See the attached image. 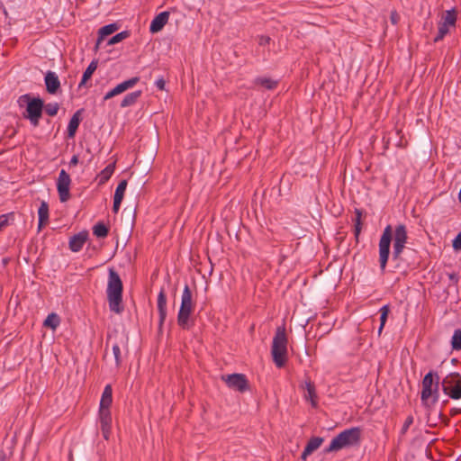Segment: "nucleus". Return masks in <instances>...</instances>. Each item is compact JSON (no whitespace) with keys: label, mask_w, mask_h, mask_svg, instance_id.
I'll return each instance as SVG.
<instances>
[{"label":"nucleus","mask_w":461,"mask_h":461,"mask_svg":"<svg viewBox=\"0 0 461 461\" xmlns=\"http://www.w3.org/2000/svg\"><path fill=\"white\" fill-rule=\"evenodd\" d=\"M393 239V260L402 261V254L408 240L406 226L398 224L394 230L391 225H387L379 240V263L381 271L384 273L390 256V245Z\"/></svg>","instance_id":"nucleus-1"},{"label":"nucleus","mask_w":461,"mask_h":461,"mask_svg":"<svg viewBox=\"0 0 461 461\" xmlns=\"http://www.w3.org/2000/svg\"><path fill=\"white\" fill-rule=\"evenodd\" d=\"M123 284L119 274L113 269H109L107 284V301L111 312L121 314L124 311L122 303Z\"/></svg>","instance_id":"nucleus-2"},{"label":"nucleus","mask_w":461,"mask_h":461,"mask_svg":"<svg viewBox=\"0 0 461 461\" xmlns=\"http://www.w3.org/2000/svg\"><path fill=\"white\" fill-rule=\"evenodd\" d=\"M362 430L359 427L347 429L334 437L325 453L336 452L345 447H358L361 443Z\"/></svg>","instance_id":"nucleus-3"},{"label":"nucleus","mask_w":461,"mask_h":461,"mask_svg":"<svg viewBox=\"0 0 461 461\" xmlns=\"http://www.w3.org/2000/svg\"><path fill=\"white\" fill-rule=\"evenodd\" d=\"M194 311L193 294L188 285H185L181 296V304L177 313V325L183 330H189L193 325L192 313Z\"/></svg>","instance_id":"nucleus-4"},{"label":"nucleus","mask_w":461,"mask_h":461,"mask_svg":"<svg viewBox=\"0 0 461 461\" xmlns=\"http://www.w3.org/2000/svg\"><path fill=\"white\" fill-rule=\"evenodd\" d=\"M287 342L285 328L277 327L271 348L273 361L277 367H283L287 361Z\"/></svg>","instance_id":"nucleus-5"},{"label":"nucleus","mask_w":461,"mask_h":461,"mask_svg":"<svg viewBox=\"0 0 461 461\" xmlns=\"http://www.w3.org/2000/svg\"><path fill=\"white\" fill-rule=\"evenodd\" d=\"M20 100L26 103V110L23 113V117L28 119L32 126L38 127L42 116L44 101L39 96L32 97L29 94L23 95Z\"/></svg>","instance_id":"nucleus-6"},{"label":"nucleus","mask_w":461,"mask_h":461,"mask_svg":"<svg viewBox=\"0 0 461 461\" xmlns=\"http://www.w3.org/2000/svg\"><path fill=\"white\" fill-rule=\"evenodd\" d=\"M442 390L453 400L461 399V375L453 372L447 375L442 381Z\"/></svg>","instance_id":"nucleus-7"},{"label":"nucleus","mask_w":461,"mask_h":461,"mask_svg":"<svg viewBox=\"0 0 461 461\" xmlns=\"http://www.w3.org/2000/svg\"><path fill=\"white\" fill-rule=\"evenodd\" d=\"M221 379L226 383L228 387L234 389L240 393H244L249 389V380L243 374H231L222 375Z\"/></svg>","instance_id":"nucleus-8"},{"label":"nucleus","mask_w":461,"mask_h":461,"mask_svg":"<svg viewBox=\"0 0 461 461\" xmlns=\"http://www.w3.org/2000/svg\"><path fill=\"white\" fill-rule=\"evenodd\" d=\"M70 176L66 170L61 169L57 181V190L61 203H66L70 199Z\"/></svg>","instance_id":"nucleus-9"},{"label":"nucleus","mask_w":461,"mask_h":461,"mask_svg":"<svg viewBox=\"0 0 461 461\" xmlns=\"http://www.w3.org/2000/svg\"><path fill=\"white\" fill-rule=\"evenodd\" d=\"M435 375V373L432 371H429L428 374L425 375L422 380V391L420 394V399L423 403V405L426 408H429V400L430 396L432 395V388H434V379L433 376Z\"/></svg>","instance_id":"nucleus-10"},{"label":"nucleus","mask_w":461,"mask_h":461,"mask_svg":"<svg viewBox=\"0 0 461 461\" xmlns=\"http://www.w3.org/2000/svg\"><path fill=\"white\" fill-rule=\"evenodd\" d=\"M140 81L139 77H133L126 81L118 84L114 88L110 90L104 97V100H108L113 96L120 95L129 88L133 87Z\"/></svg>","instance_id":"nucleus-11"},{"label":"nucleus","mask_w":461,"mask_h":461,"mask_svg":"<svg viewBox=\"0 0 461 461\" xmlns=\"http://www.w3.org/2000/svg\"><path fill=\"white\" fill-rule=\"evenodd\" d=\"M99 420L102 434L104 439L108 440L112 429V414L110 410H99Z\"/></svg>","instance_id":"nucleus-12"},{"label":"nucleus","mask_w":461,"mask_h":461,"mask_svg":"<svg viewBox=\"0 0 461 461\" xmlns=\"http://www.w3.org/2000/svg\"><path fill=\"white\" fill-rule=\"evenodd\" d=\"M88 239V231L87 230H82L78 232L77 234L73 235L68 243V247L71 251L73 252H78L82 249L84 244Z\"/></svg>","instance_id":"nucleus-13"},{"label":"nucleus","mask_w":461,"mask_h":461,"mask_svg":"<svg viewBox=\"0 0 461 461\" xmlns=\"http://www.w3.org/2000/svg\"><path fill=\"white\" fill-rule=\"evenodd\" d=\"M158 311L159 314L158 329L161 330L167 317V295L163 288L158 295Z\"/></svg>","instance_id":"nucleus-14"},{"label":"nucleus","mask_w":461,"mask_h":461,"mask_svg":"<svg viewBox=\"0 0 461 461\" xmlns=\"http://www.w3.org/2000/svg\"><path fill=\"white\" fill-rule=\"evenodd\" d=\"M45 85H46V91L49 94L54 95L58 92V90L60 87V81L55 72L48 71L46 73Z\"/></svg>","instance_id":"nucleus-15"},{"label":"nucleus","mask_w":461,"mask_h":461,"mask_svg":"<svg viewBox=\"0 0 461 461\" xmlns=\"http://www.w3.org/2000/svg\"><path fill=\"white\" fill-rule=\"evenodd\" d=\"M169 12L167 11L161 12L158 15H156L149 26L150 32L156 33L160 32L163 29V27L167 24Z\"/></svg>","instance_id":"nucleus-16"},{"label":"nucleus","mask_w":461,"mask_h":461,"mask_svg":"<svg viewBox=\"0 0 461 461\" xmlns=\"http://www.w3.org/2000/svg\"><path fill=\"white\" fill-rule=\"evenodd\" d=\"M84 112V109L81 108L77 110L71 117L67 130V134L68 138H74L76 135V132L78 129V126L80 124V122L82 120L81 114Z\"/></svg>","instance_id":"nucleus-17"},{"label":"nucleus","mask_w":461,"mask_h":461,"mask_svg":"<svg viewBox=\"0 0 461 461\" xmlns=\"http://www.w3.org/2000/svg\"><path fill=\"white\" fill-rule=\"evenodd\" d=\"M118 29H119V25L115 23L104 25L102 28H100L98 31V38H97L95 49L97 50L99 48L101 42L104 41V39L106 36L116 32Z\"/></svg>","instance_id":"nucleus-18"},{"label":"nucleus","mask_w":461,"mask_h":461,"mask_svg":"<svg viewBox=\"0 0 461 461\" xmlns=\"http://www.w3.org/2000/svg\"><path fill=\"white\" fill-rule=\"evenodd\" d=\"M304 388L307 391V394L304 395L305 399L311 402V404L313 408L318 405V396L316 393V389L313 382L311 381L310 378H307L304 382Z\"/></svg>","instance_id":"nucleus-19"},{"label":"nucleus","mask_w":461,"mask_h":461,"mask_svg":"<svg viewBox=\"0 0 461 461\" xmlns=\"http://www.w3.org/2000/svg\"><path fill=\"white\" fill-rule=\"evenodd\" d=\"M113 402V389L111 384L105 385L101 401L99 410H110V406Z\"/></svg>","instance_id":"nucleus-20"},{"label":"nucleus","mask_w":461,"mask_h":461,"mask_svg":"<svg viewBox=\"0 0 461 461\" xmlns=\"http://www.w3.org/2000/svg\"><path fill=\"white\" fill-rule=\"evenodd\" d=\"M38 216H39V224L38 229L39 230H41V228L48 224L49 222V204L47 202L42 201L39 210H38Z\"/></svg>","instance_id":"nucleus-21"},{"label":"nucleus","mask_w":461,"mask_h":461,"mask_svg":"<svg viewBox=\"0 0 461 461\" xmlns=\"http://www.w3.org/2000/svg\"><path fill=\"white\" fill-rule=\"evenodd\" d=\"M141 95H142L141 90H137V91H134V92H131V93L126 95L123 97V99L122 100L120 106L122 108H125V107L133 105L138 101V99L141 96Z\"/></svg>","instance_id":"nucleus-22"},{"label":"nucleus","mask_w":461,"mask_h":461,"mask_svg":"<svg viewBox=\"0 0 461 461\" xmlns=\"http://www.w3.org/2000/svg\"><path fill=\"white\" fill-rule=\"evenodd\" d=\"M98 65V61L96 59L92 60L85 72L83 73L82 79L78 85V87H82L86 85V83L91 78L94 72L96 70Z\"/></svg>","instance_id":"nucleus-23"},{"label":"nucleus","mask_w":461,"mask_h":461,"mask_svg":"<svg viewBox=\"0 0 461 461\" xmlns=\"http://www.w3.org/2000/svg\"><path fill=\"white\" fill-rule=\"evenodd\" d=\"M135 217L136 212L134 209L124 210L123 221L128 231H131L132 230L135 221Z\"/></svg>","instance_id":"nucleus-24"},{"label":"nucleus","mask_w":461,"mask_h":461,"mask_svg":"<svg viewBox=\"0 0 461 461\" xmlns=\"http://www.w3.org/2000/svg\"><path fill=\"white\" fill-rule=\"evenodd\" d=\"M156 154H157V151L153 148L149 151L147 158H146L145 161L143 162V166L141 167L142 174L147 175L149 172L151 166L155 160Z\"/></svg>","instance_id":"nucleus-25"},{"label":"nucleus","mask_w":461,"mask_h":461,"mask_svg":"<svg viewBox=\"0 0 461 461\" xmlns=\"http://www.w3.org/2000/svg\"><path fill=\"white\" fill-rule=\"evenodd\" d=\"M255 84L267 90H272L277 86L278 82L272 78L259 77L255 79Z\"/></svg>","instance_id":"nucleus-26"},{"label":"nucleus","mask_w":461,"mask_h":461,"mask_svg":"<svg viewBox=\"0 0 461 461\" xmlns=\"http://www.w3.org/2000/svg\"><path fill=\"white\" fill-rule=\"evenodd\" d=\"M109 228L102 221L97 222L93 227V234L101 239H104L108 236Z\"/></svg>","instance_id":"nucleus-27"},{"label":"nucleus","mask_w":461,"mask_h":461,"mask_svg":"<svg viewBox=\"0 0 461 461\" xmlns=\"http://www.w3.org/2000/svg\"><path fill=\"white\" fill-rule=\"evenodd\" d=\"M115 169V163L106 166L99 174L100 184H104L110 179Z\"/></svg>","instance_id":"nucleus-28"},{"label":"nucleus","mask_w":461,"mask_h":461,"mask_svg":"<svg viewBox=\"0 0 461 461\" xmlns=\"http://www.w3.org/2000/svg\"><path fill=\"white\" fill-rule=\"evenodd\" d=\"M355 214H356V218H355V226H354L355 227L354 228V235H355L356 241L357 242L361 230H362V221H361L362 211L360 209L356 208Z\"/></svg>","instance_id":"nucleus-29"},{"label":"nucleus","mask_w":461,"mask_h":461,"mask_svg":"<svg viewBox=\"0 0 461 461\" xmlns=\"http://www.w3.org/2000/svg\"><path fill=\"white\" fill-rule=\"evenodd\" d=\"M456 22V12L453 8L451 10L446 11L443 16V22L441 23L446 24L447 26H455Z\"/></svg>","instance_id":"nucleus-30"},{"label":"nucleus","mask_w":461,"mask_h":461,"mask_svg":"<svg viewBox=\"0 0 461 461\" xmlns=\"http://www.w3.org/2000/svg\"><path fill=\"white\" fill-rule=\"evenodd\" d=\"M60 322V319L58 314L52 312L47 316L45 319L43 325L45 327L50 328L52 330H55Z\"/></svg>","instance_id":"nucleus-31"},{"label":"nucleus","mask_w":461,"mask_h":461,"mask_svg":"<svg viewBox=\"0 0 461 461\" xmlns=\"http://www.w3.org/2000/svg\"><path fill=\"white\" fill-rule=\"evenodd\" d=\"M390 312V308H389V305H384L381 309H380V327L378 329V333L381 334L384 325H385V322H386V320H387V317H388V314Z\"/></svg>","instance_id":"nucleus-32"},{"label":"nucleus","mask_w":461,"mask_h":461,"mask_svg":"<svg viewBox=\"0 0 461 461\" xmlns=\"http://www.w3.org/2000/svg\"><path fill=\"white\" fill-rule=\"evenodd\" d=\"M129 36H130L129 31H122V32L115 34L112 38H110L107 41V45L116 44V43L122 41V40L128 38Z\"/></svg>","instance_id":"nucleus-33"},{"label":"nucleus","mask_w":461,"mask_h":461,"mask_svg":"<svg viewBox=\"0 0 461 461\" xmlns=\"http://www.w3.org/2000/svg\"><path fill=\"white\" fill-rule=\"evenodd\" d=\"M126 187H127V180L123 179L118 184V185L115 189L113 197L118 198L119 200L122 201L123 197H124V193H125Z\"/></svg>","instance_id":"nucleus-34"},{"label":"nucleus","mask_w":461,"mask_h":461,"mask_svg":"<svg viewBox=\"0 0 461 461\" xmlns=\"http://www.w3.org/2000/svg\"><path fill=\"white\" fill-rule=\"evenodd\" d=\"M435 376H436V382L434 384V388H432V395L430 396L431 402L430 403L429 402V407L431 405L435 404L438 401V397H439V393H438L439 376L437 373H435Z\"/></svg>","instance_id":"nucleus-35"},{"label":"nucleus","mask_w":461,"mask_h":461,"mask_svg":"<svg viewBox=\"0 0 461 461\" xmlns=\"http://www.w3.org/2000/svg\"><path fill=\"white\" fill-rule=\"evenodd\" d=\"M451 346L454 350L461 349V330H455L451 339Z\"/></svg>","instance_id":"nucleus-36"},{"label":"nucleus","mask_w":461,"mask_h":461,"mask_svg":"<svg viewBox=\"0 0 461 461\" xmlns=\"http://www.w3.org/2000/svg\"><path fill=\"white\" fill-rule=\"evenodd\" d=\"M448 32H449L448 26L439 23L438 33H437L436 37L434 38V42L442 41L444 39V37L448 33Z\"/></svg>","instance_id":"nucleus-37"},{"label":"nucleus","mask_w":461,"mask_h":461,"mask_svg":"<svg viewBox=\"0 0 461 461\" xmlns=\"http://www.w3.org/2000/svg\"><path fill=\"white\" fill-rule=\"evenodd\" d=\"M45 113L50 116H55L59 109V105L58 103H50L47 104H44Z\"/></svg>","instance_id":"nucleus-38"},{"label":"nucleus","mask_w":461,"mask_h":461,"mask_svg":"<svg viewBox=\"0 0 461 461\" xmlns=\"http://www.w3.org/2000/svg\"><path fill=\"white\" fill-rule=\"evenodd\" d=\"M323 438H321V437H312L309 439V441L307 442V447H310L312 450H316L317 448L320 447V446L322 444L323 442Z\"/></svg>","instance_id":"nucleus-39"},{"label":"nucleus","mask_w":461,"mask_h":461,"mask_svg":"<svg viewBox=\"0 0 461 461\" xmlns=\"http://www.w3.org/2000/svg\"><path fill=\"white\" fill-rule=\"evenodd\" d=\"M112 348H113V356L115 358L116 366H120L121 363H122L120 346L118 343H113Z\"/></svg>","instance_id":"nucleus-40"},{"label":"nucleus","mask_w":461,"mask_h":461,"mask_svg":"<svg viewBox=\"0 0 461 461\" xmlns=\"http://www.w3.org/2000/svg\"><path fill=\"white\" fill-rule=\"evenodd\" d=\"M412 423H413V417H412L411 415H409V416L405 419V421H404V423H403V425H402V429H401V433H402V435H404V434L408 431V429H409L410 426H411Z\"/></svg>","instance_id":"nucleus-41"},{"label":"nucleus","mask_w":461,"mask_h":461,"mask_svg":"<svg viewBox=\"0 0 461 461\" xmlns=\"http://www.w3.org/2000/svg\"><path fill=\"white\" fill-rule=\"evenodd\" d=\"M452 247L455 250H461V231L453 240Z\"/></svg>","instance_id":"nucleus-42"},{"label":"nucleus","mask_w":461,"mask_h":461,"mask_svg":"<svg viewBox=\"0 0 461 461\" xmlns=\"http://www.w3.org/2000/svg\"><path fill=\"white\" fill-rule=\"evenodd\" d=\"M13 215V213H10ZM9 214H2L0 215V230H3L8 224Z\"/></svg>","instance_id":"nucleus-43"},{"label":"nucleus","mask_w":461,"mask_h":461,"mask_svg":"<svg viewBox=\"0 0 461 461\" xmlns=\"http://www.w3.org/2000/svg\"><path fill=\"white\" fill-rule=\"evenodd\" d=\"M122 203V200L113 197V212L117 213Z\"/></svg>","instance_id":"nucleus-44"},{"label":"nucleus","mask_w":461,"mask_h":461,"mask_svg":"<svg viewBox=\"0 0 461 461\" xmlns=\"http://www.w3.org/2000/svg\"><path fill=\"white\" fill-rule=\"evenodd\" d=\"M313 452V450H312L310 447H307V445L305 446L302 455H301V458L303 460H306L307 456H310L312 453Z\"/></svg>","instance_id":"nucleus-45"},{"label":"nucleus","mask_w":461,"mask_h":461,"mask_svg":"<svg viewBox=\"0 0 461 461\" xmlns=\"http://www.w3.org/2000/svg\"><path fill=\"white\" fill-rule=\"evenodd\" d=\"M390 20L393 24H397L399 22V14L396 11H392L390 15Z\"/></svg>","instance_id":"nucleus-46"},{"label":"nucleus","mask_w":461,"mask_h":461,"mask_svg":"<svg viewBox=\"0 0 461 461\" xmlns=\"http://www.w3.org/2000/svg\"><path fill=\"white\" fill-rule=\"evenodd\" d=\"M165 85H166V82L164 80L163 77H160L158 78L157 81H156V86L159 89V90H164L165 89Z\"/></svg>","instance_id":"nucleus-47"},{"label":"nucleus","mask_w":461,"mask_h":461,"mask_svg":"<svg viewBox=\"0 0 461 461\" xmlns=\"http://www.w3.org/2000/svg\"><path fill=\"white\" fill-rule=\"evenodd\" d=\"M270 38L268 36H261L259 40L260 45H265L269 43Z\"/></svg>","instance_id":"nucleus-48"},{"label":"nucleus","mask_w":461,"mask_h":461,"mask_svg":"<svg viewBox=\"0 0 461 461\" xmlns=\"http://www.w3.org/2000/svg\"><path fill=\"white\" fill-rule=\"evenodd\" d=\"M77 164H78V156L74 155L69 161V165L74 167V166H77Z\"/></svg>","instance_id":"nucleus-49"},{"label":"nucleus","mask_w":461,"mask_h":461,"mask_svg":"<svg viewBox=\"0 0 461 461\" xmlns=\"http://www.w3.org/2000/svg\"><path fill=\"white\" fill-rule=\"evenodd\" d=\"M448 277L451 281L455 282V283H457L458 281V277H457V275L455 274V273H452V274H449L448 275Z\"/></svg>","instance_id":"nucleus-50"},{"label":"nucleus","mask_w":461,"mask_h":461,"mask_svg":"<svg viewBox=\"0 0 461 461\" xmlns=\"http://www.w3.org/2000/svg\"><path fill=\"white\" fill-rule=\"evenodd\" d=\"M459 413L461 414V409H456V408H454V409H452V410L450 411V415H451V416H455V415L459 414Z\"/></svg>","instance_id":"nucleus-51"},{"label":"nucleus","mask_w":461,"mask_h":461,"mask_svg":"<svg viewBox=\"0 0 461 461\" xmlns=\"http://www.w3.org/2000/svg\"><path fill=\"white\" fill-rule=\"evenodd\" d=\"M452 362H453V363H456V362H457V359H456V358H453V359H452Z\"/></svg>","instance_id":"nucleus-52"},{"label":"nucleus","mask_w":461,"mask_h":461,"mask_svg":"<svg viewBox=\"0 0 461 461\" xmlns=\"http://www.w3.org/2000/svg\"><path fill=\"white\" fill-rule=\"evenodd\" d=\"M459 461H461V456H460Z\"/></svg>","instance_id":"nucleus-53"}]
</instances>
